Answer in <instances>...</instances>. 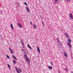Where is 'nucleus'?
Returning <instances> with one entry per match:
<instances>
[{
    "instance_id": "5",
    "label": "nucleus",
    "mask_w": 73,
    "mask_h": 73,
    "mask_svg": "<svg viewBox=\"0 0 73 73\" xmlns=\"http://www.w3.org/2000/svg\"><path fill=\"white\" fill-rule=\"evenodd\" d=\"M26 10H27V11L28 12H30V11H29V9L28 8V7H26Z\"/></svg>"
},
{
    "instance_id": "36",
    "label": "nucleus",
    "mask_w": 73,
    "mask_h": 73,
    "mask_svg": "<svg viewBox=\"0 0 73 73\" xmlns=\"http://www.w3.org/2000/svg\"><path fill=\"white\" fill-rule=\"evenodd\" d=\"M71 73H73V72H72V71L71 72Z\"/></svg>"
},
{
    "instance_id": "27",
    "label": "nucleus",
    "mask_w": 73,
    "mask_h": 73,
    "mask_svg": "<svg viewBox=\"0 0 73 73\" xmlns=\"http://www.w3.org/2000/svg\"><path fill=\"white\" fill-rule=\"evenodd\" d=\"M66 71H67V72H68V68H66Z\"/></svg>"
},
{
    "instance_id": "21",
    "label": "nucleus",
    "mask_w": 73,
    "mask_h": 73,
    "mask_svg": "<svg viewBox=\"0 0 73 73\" xmlns=\"http://www.w3.org/2000/svg\"><path fill=\"white\" fill-rule=\"evenodd\" d=\"M8 66L9 67V69H10L11 68V67H10V66L9 65V64H7Z\"/></svg>"
},
{
    "instance_id": "2",
    "label": "nucleus",
    "mask_w": 73,
    "mask_h": 73,
    "mask_svg": "<svg viewBox=\"0 0 73 73\" xmlns=\"http://www.w3.org/2000/svg\"><path fill=\"white\" fill-rule=\"evenodd\" d=\"M17 25L19 27L21 28H23V26L20 23H18L17 24Z\"/></svg>"
},
{
    "instance_id": "15",
    "label": "nucleus",
    "mask_w": 73,
    "mask_h": 73,
    "mask_svg": "<svg viewBox=\"0 0 73 73\" xmlns=\"http://www.w3.org/2000/svg\"><path fill=\"white\" fill-rule=\"evenodd\" d=\"M55 1L54 3V4H57V3H58V0H55Z\"/></svg>"
},
{
    "instance_id": "35",
    "label": "nucleus",
    "mask_w": 73,
    "mask_h": 73,
    "mask_svg": "<svg viewBox=\"0 0 73 73\" xmlns=\"http://www.w3.org/2000/svg\"><path fill=\"white\" fill-rule=\"evenodd\" d=\"M22 47L23 48H24V46H22Z\"/></svg>"
},
{
    "instance_id": "9",
    "label": "nucleus",
    "mask_w": 73,
    "mask_h": 73,
    "mask_svg": "<svg viewBox=\"0 0 73 73\" xmlns=\"http://www.w3.org/2000/svg\"><path fill=\"white\" fill-rule=\"evenodd\" d=\"M9 49L10 51V52H11V54H13V51L12 50V49H11L10 48H9Z\"/></svg>"
},
{
    "instance_id": "34",
    "label": "nucleus",
    "mask_w": 73,
    "mask_h": 73,
    "mask_svg": "<svg viewBox=\"0 0 73 73\" xmlns=\"http://www.w3.org/2000/svg\"><path fill=\"white\" fill-rule=\"evenodd\" d=\"M22 45L24 46L25 45L23 43L22 44Z\"/></svg>"
},
{
    "instance_id": "24",
    "label": "nucleus",
    "mask_w": 73,
    "mask_h": 73,
    "mask_svg": "<svg viewBox=\"0 0 73 73\" xmlns=\"http://www.w3.org/2000/svg\"><path fill=\"white\" fill-rule=\"evenodd\" d=\"M24 4L26 5V6H27V7H28V5L26 2H25Z\"/></svg>"
},
{
    "instance_id": "16",
    "label": "nucleus",
    "mask_w": 73,
    "mask_h": 73,
    "mask_svg": "<svg viewBox=\"0 0 73 73\" xmlns=\"http://www.w3.org/2000/svg\"><path fill=\"white\" fill-rule=\"evenodd\" d=\"M11 27L12 29H13V25H12V24H11Z\"/></svg>"
},
{
    "instance_id": "11",
    "label": "nucleus",
    "mask_w": 73,
    "mask_h": 73,
    "mask_svg": "<svg viewBox=\"0 0 73 73\" xmlns=\"http://www.w3.org/2000/svg\"><path fill=\"white\" fill-rule=\"evenodd\" d=\"M26 59L27 61H28L29 63H30V60H29V59L28 58H26Z\"/></svg>"
},
{
    "instance_id": "7",
    "label": "nucleus",
    "mask_w": 73,
    "mask_h": 73,
    "mask_svg": "<svg viewBox=\"0 0 73 73\" xmlns=\"http://www.w3.org/2000/svg\"><path fill=\"white\" fill-rule=\"evenodd\" d=\"M64 56L66 57H68V55H67V54L66 53V52H65L64 53Z\"/></svg>"
},
{
    "instance_id": "19",
    "label": "nucleus",
    "mask_w": 73,
    "mask_h": 73,
    "mask_svg": "<svg viewBox=\"0 0 73 73\" xmlns=\"http://www.w3.org/2000/svg\"><path fill=\"white\" fill-rule=\"evenodd\" d=\"M13 57L14 58H15L16 60H17V58L16 57V56H15L14 55H13Z\"/></svg>"
},
{
    "instance_id": "37",
    "label": "nucleus",
    "mask_w": 73,
    "mask_h": 73,
    "mask_svg": "<svg viewBox=\"0 0 73 73\" xmlns=\"http://www.w3.org/2000/svg\"><path fill=\"white\" fill-rule=\"evenodd\" d=\"M1 38H2V36H1Z\"/></svg>"
},
{
    "instance_id": "12",
    "label": "nucleus",
    "mask_w": 73,
    "mask_h": 73,
    "mask_svg": "<svg viewBox=\"0 0 73 73\" xmlns=\"http://www.w3.org/2000/svg\"><path fill=\"white\" fill-rule=\"evenodd\" d=\"M37 50L39 53H40V48H39V47H37Z\"/></svg>"
},
{
    "instance_id": "25",
    "label": "nucleus",
    "mask_w": 73,
    "mask_h": 73,
    "mask_svg": "<svg viewBox=\"0 0 73 73\" xmlns=\"http://www.w3.org/2000/svg\"><path fill=\"white\" fill-rule=\"evenodd\" d=\"M6 57L7 58H9V56L8 55H6Z\"/></svg>"
},
{
    "instance_id": "28",
    "label": "nucleus",
    "mask_w": 73,
    "mask_h": 73,
    "mask_svg": "<svg viewBox=\"0 0 73 73\" xmlns=\"http://www.w3.org/2000/svg\"><path fill=\"white\" fill-rule=\"evenodd\" d=\"M66 1H68V2H69V1H70V0H66Z\"/></svg>"
},
{
    "instance_id": "20",
    "label": "nucleus",
    "mask_w": 73,
    "mask_h": 73,
    "mask_svg": "<svg viewBox=\"0 0 73 73\" xmlns=\"http://www.w3.org/2000/svg\"><path fill=\"white\" fill-rule=\"evenodd\" d=\"M25 58H28V57L27 56V54L25 55Z\"/></svg>"
},
{
    "instance_id": "10",
    "label": "nucleus",
    "mask_w": 73,
    "mask_h": 73,
    "mask_svg": "<svg viewBox=\"0 0 73 73\" xmlns=\"http://www.w3.org/2000/svg\"><path fill=\"white\" fill-rule=\"evenodd\" d=\"M67 44L68 45H69L70 48H71L72 47V45H71V44H70V43H67Z\"/></svg>"
},
{
    "instance_id": "3",
    "label": "nucleus",
    "mask_w": 73,
    "mask_h": 73,
    "mask_svg": "<svg viewBox=\"0 0 73 73\" xmlns=\"http://www.w3.org/2000/svg\"><path fill=\"white\" fill-rule=\"evenodd\" d=\"M58 47L60 48L62 47V44H61V43L60 42L58 43Z\"/></svg>"
},
{
    "instance_id": "17",
    "label": "nucleus",
    "mask_w": 73,
    "mask_h": 73,
    "mask_svg": "<svg viewBox=\"0 0 73 73\" xmlns=\"http://www.w3.org/2000/svg\"><path fill=\"white\" fill-rule=\"evenodd\" d=\"M33 28H34V29H36V25L35 24H34V25H33Z\"/></svg>"
},
{
    "instance_id": "14",
    "label": "nucleus",
    "mask_w": 73,
    "mask_h": 73,
    "mask_svg": "<svg viewBox=\"0 0 73 73\" xmlns=\"http://www.w3.org/2000/svg\"><path fill=\"white\" fill-rule=\"evenodd\" d=\"M18 71L19 72H20V73H21V72H22V70H21V69L20 68H19L18 69Z\"/></svg>"
},
{
    "instance_id": "31",
    "label": "nucleus",
    "mask_w": 73,
    "mask_h": 73,
    "mask_svg": "<svg viewBox=\"0 0 73 73\" xmlns=\"http://www.w3.org/2000/svg\"><path fill=\"white\" fill-rule=\"evenodd\" d=\"M51 65H52V66H53V64L52 63V62L51 61Z\"/></svg>"
},
{
    "instance_id": "18",
    "label": "nucleus",
    "mask_w": 73,
    "mask_h": 73,
    "mask_svg": "<svg viewBox=\"0 0 73 73\" xmlns=\"http://www.w3.org/2000/svg\"><path fill=\"white\" fill-rule=\"evenodd\" d=\"M65 35L66 36V37H67V38H68V37H69L68 35H67V33H65Z\"/></svg>"
},
{
    "instance_id": "1",
    "label": "nucleus",
    "mask_w": 73,
    "mask_h": 73,
    "mask_svg": "<svg viewBox=\"0 0 73 73\" xmlns=\"http://www.w3.org/2000/svg\"><path fill=\"white\" fill-rule=\"evenodd\" d=\"M69 17L71 20H72L73 19V16H72V14H71V13L69 14Z\"/></svg>"
},
{
    "instance_id": "23",
    "label": "nucleus",
    "mask_w": 73,
    "mask_h": 73,
    "mask_svg": "<svg viewBox=\"0 0 73 73\" xmlns=\"http://www.w3.org/2000/svg\"><path fill=\"white\" fill-rule=\"evenodd\" d=\"M56 40H57V41L58 42V43H59V42H59V40H58V38H57L56 39Z\"/></svg>"
},
{
    "instance_id": "8",
    "label": "nucleus",
    "mask_w": 73,
    "mask_h": 73,
    "mask_svg": "<svg viewBox=\"0 0 73 73\" xmlns=\"http://www.w3.org/2000/svg\"><path fill=\"white\" fill-rule=\"evenodd\" d=\"M48 68L49 69H50V70H52V69H53L52 66H48Z\"/></svg>"
},
{
    "instance_id": "13",
    "label": "nucleus",
    "mask_w": 73,
    "mask_h": 73,
    "mask_svg": "<svg viewBox=\"0 0 73 73\" xmlns=\"http://www.w3.org/2000/svg\"><path fill=\"white\" fill-rule=\"evenodd\" d=\"M27 46L29 48V49H32V47H31V46L29 45V44H28Z\"/></svg>"
},
{
    "instance_id": "6",
    "label": "nucleus",
    "mask_w": 73,
    "mask_h": 73,
    "mask_svg": "<svg viewBox=\"0 0 73 73\" xmlns=\"http://www.w3.org/2000/svg\"><path fill=\"white\" fill-rule=\"evenodd\" d=\"M15 70H16V72L17 73H20L19 72V70H18V68H17V67H16L15 68Z\"/></svg>"
},
{
    "instance_id": "4",
    "label": "nucleus",
    "mask_w": 73,
    "mask_h": 73,
    "mask_svg": "<svg viewBox=\"0 0 73 73\" xmlns=\"http://www.w3.org/2000/svg\"><path fill=\"white\" fill-rule=\"evenodd\" d=\"M67 41L68 42H69V43H71L72 42V40H70V39H68Z\"/></svg>"
},
{
    "instance_id": "33",
    "label": "nucleus",
    "mask_w": 73,
    "mask_h": 73,
    "mask_svg": "<svg viewBox=\"0 0 73 73\" xmlns=\"http://www.w3.org/2000/svg\"><path fill=\"white\" fill-rule=\"evenodd\" d=\"M23 50H23V49H21V51H22V52H23Z\"/></svg>"
},
{
    "instance_id": "22",
    "label": "nucleus",
    "mask_w": 73,
    "mask_h": 73,
    "mask_svg": "<svg viewBox=\"0 0 73 73\" xmlns=\"http://www.w3.org/2000/svg\"><path fill=\"white\" fill-rule=\"evenodd\" d=\"M17 7H19L20 6V5H19V3H17Z\"/></svg>"
},
{
    "instance_id": "26",
    "label": "nucleus",
    "mask_w": 73,
    "mask_h": 73,
    "mask_svg": "<svg viewBox=\"0 0 73 73\" xmlns=\"http://www.w3.org/2000/svg\"><path fill=\"white\" fill-rule=\"evenodd\" d=\"M13 63H14V64H16V62L15 61V60H13Z\"/></svg>"
},
{
    "instance_id": "30",
    "label": "nucleus",
    "mask_w": 73,
    "mask_h": 73,
    "mask_svg": "<svg viewBox=\"0 0 73 73\" xmlns=\"http://www.w3.org/2000/svg\"><path fill=\"white\" fill-rule=\"evenodd\" d=\"M42 24H43V25H44V22H43V21H42Z\"/></svg>"
},
{
    "instance_id": "29",
    "label": "nucleus",
    "mask_w": 73,
    "mask_h": 73,
    "mask_svg": "<svg viewBox=\"0 0 73 73\" xmlns=\"http://www.w3.org/2000/svg\"><path fill=\"white\" fill-rule=\"evenodd\" d=\"M30 23L31 24V25H32V22H31V21H30Z\"/></svg>"
},
{
    "instance_id": "32",
    "label": "nucleus",
    "mask_w": 73,
    "mask_h": 73,
    "mask_svg": "<svg viewBox=\"0 0 73 73\" xmlns=\"http://www.w3.org/2000/svg\"><path fill=\"white\" fill-rule=\"evenodd\" d=\"M21 42L22 44H23V41L21 40Z\"/></svg>"
}]
</instances>
